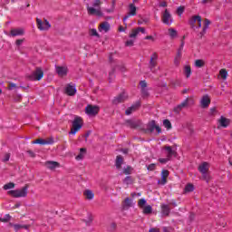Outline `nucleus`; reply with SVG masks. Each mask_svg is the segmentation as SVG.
<instances>
[{
	"label": "nucleus",
	"mask_w": 232,
	"mask_h": 232,
	"mask_svg": "<svg viewBox=\"0 0 232 232\" xmlns=\"http://www.w3.org/2000/svg\"><path fill=\"white\" fill-rule=\"evenodd\" d=\"M28 185H25L21 189H15V190H9L7 193L8 195H11V197H14V198H24L28 195Z\"/></svg>",
	"instance_id": "nucleus-1"
},
{
	"label": "nucleus",
	"mask_w": 232,
	"mask_h": 232,
	"mask_svg": "<svg viewBox=\"0 0 232 232\" xmlns=\"http://www.w3.org/2000/svg\"><path fill=\"white\" fill-rule=\"evenodd\" d=\"M82 128V118L79 116H75L74 120L72 121V128L69 132L70 135H75L77 131H79Z\"/></svg>",
	"instance_id": "nucleus-2"
},
{
	"label": "nucleus",
	"mask_w": 232,
	"mask_h": 232,
	"mask_svg": "<svg viewBox=\"0 0 232 232\" xmlns=\"http://www.w3.org/2000/svg\"><path fill=\"white\" fill-rule=\"evenodd\" d=\"M44 76V72H43V69L40 67H37L34 72H33L32 74H28L26 76V79L28 81H41L43 77Z\"/></svg>",
	"instance_id": "nucleus-3"
},
{
	"label": "nucleus",
	"mask_w": 232,
	"mask_h": 232,
	"mask_svg": "<svg viewBox=\"0 0 232 232\" xmlns=\"http://www.w3.org/2000/svg\"><path fill=\"white\" fill-rule=\"evenodd\" d=\"M198 170L199 171V173H201L204 180H209V174H208V171H209V163L206 161L202 162L198 167Z\"/></svg>",
	"instance_id": "nucleus-4"
},
{
	"label": "nucleus",
	"mask_w": 232,
	"mask_h": 232,
	"mask_svg": "<svg viewBox=\"0 0 232 232\" xmlns=\"http://www.w3.org/2000/svg\"><path fill=\"white\" fill-rule=\"evenodd\" d=\"M36 25L38 30H41L42 32H45L50 30L52 28V24H50V22H48L47 19L43 20L36 18Z\"/></svg>",
	"instance_id": "nucleus-5"
},
{
	"label": "nucleus",
	"mask_w": 232,
	"mask_h": 232,
	"mask_svg": "<svg viewBox=\"0 0 232 232\" xmlns=\"http://www.w3.org/2000/svg\"><path fill=\"white\" fill-rule=\"evenodd\" d=\"M155 130L158 133H162V129H160V126L157 125V122L152 120L148 122L146 131L149 133H153Z\"/></svg>",
	"instance_id": "nucleus-6"
},
{
	"label": "nucleus",
	"mask_w": 232,
	"mask_h": 232,
	"mask_svg": "<svg viewBox=\"0 0 232 232\" xmlns=\"http://www.w3.org/2000/svg\"><path fill=\"white\" fill-rule=\"evenodd\" d=\"M140 86L141 88L142 99H148V97H150V92H148V83L146 82V81H140Z\"/></svg>",
	"instance_id": "nucleus-7"
},
{
	"label": "nucleus",
	"mask_w": 232,
	"mask_h": 232,
	"mask_svg": "<svg viewBox=\"0 0 232 232\" xmlns=\"http://www.w3.org/2000/svg\"><path fill=\"white\" fill-rule=\"evenodd\" d=\"M161 19H162V23L164 24H167L168 26H169V24L173 23V19L171 18V14H169V11H168V9L164 11Z\"/></svg>",
	"instance_id": "nucleus-8"
},
{
	"label": "nucleus",
	"mask_w": 232,
	"mask_h": 232,
	"mask_svg": "<svg viewBox=\"0 0 232 232\" xmlns=\"http://www.w3.org/2000/svg\"><path fill=\"white\" fill-rule=\"evenodd\" d=\"M100 108L97 105H87V107L85 108V113H87V115H97V113H99Z\"/></svg>",
	"instance_id": "nucleus-9"
},
{
	"label": "nucleus",
	"mask_w": 232,
	"mask_h": 232,
	"mask_svg": "<svg viewBox=\"0 0 232 232\" xmlns=\"http://www.w3.org/2000/svg\"><path fill=\"white\" fill-rule=\"evenodd\" d=\"M130 15H137V7L135 6V4H130L129 5V14H127L123 17V22L126 23L128 19H130Z\"/></svg>",
	"instance_id": "nucleus-10"
},
{
	"label": "nucleus",
	"mask_w": 232,
	"mask_h": 232,
	"mask_svg": "<svg viewBox=\"0 0 232 232\" xmlns=\"http://www.w3.org/2000/svg\"><path fill=\"white\" fill-rule=\"evenodd\" d=\"M128 99V95H126V92H121L118 96L114 97L112 100V104H121V102H124Z\"/></svg>",
	"instance_id": "nucleus-11"
},
{
	"label": "nucleus",
	"mask_w": 232,
	"mask_h": 232,
	"mask_svg": "<svg viewBox=\"0 0 232 232\" xmlns=\"http://www.w3.org/2000/svg\"><path fill=\"white\" fill-rule=\"evenodd\" d=\"M140 102H136L134 104H132L130 107H129L126 111H125V115H131V113H133V111H137V110H139V108H140Z\"/></svg>",
	"instance_id": "nucleus-12"
},
{
	"label": "nucleus",
	"mask_w": 232,
	"mask_h": 232,
	"mask_svg": "<svg viewBox=\"0 0 232 232\" xmlns=\"http://www.w3.org/2000/svg\"><path fill=\"white\" fill-rule=\"evenodd\" d=\"M55 70L59 77H64L68 75V67L66 66H55Z\"/></svg>",
	"instance_id": "nucleus-13"
},
{
	"label": "nucleus",
	"mask_w": 232,
	"mask_h": 232,
	"mask_svg": "<svg viewBox=\"0 0 232 232\" xmlns=\"http://www.w3.org/2000/svg\"><path fill=\"white\" fill-rule=\"evenodd\" d=\"M87 12L89 15H97V17H102V11L95 9L94 7L87 6Z\"/></svg>",
	"instance_id": "nucleus-14"
},
{
	"label": "nucleus",
	"mask_w": 232,
	"mask_h": 232,
	"mask_svg": "<svg viewBox=\"0 0 232 232\" xmlns=\"http://www.w3.org/2000/svg\"><path fill=\"white\" fill-rule=\"evenodd\" d=\"M65 93L68 94L70 97H72V95H75V93H77V89H75V86H72V84H67L65 87Z\"/></svg>",
	"instance_id": "nucleus-15"
},
{
	"label": "nucleus",
	"mask_w": 232,
	"mask_h": 232,
	"mask_svg": "<svg viewBox=\"0 0 232 232\" xmlns=\"http://www.w3.org/2000/svg\"><path fill=\"white\" fill-rule=\"evenodd\" d=\"M188 102H189V99L187 98L183 102H181L179 105L175 107L174 108L175 113H180V111H182V109L188 106Z\"/></svg>",
	"instance_id": "nucleus-16"
},
{
	"label": "nucleus",
	"mask_w": 232,
	"mask_h": 232,
	"mask_svg": "<svg viewBox=\"0 0 232 232\" xmlns=\"http://www.w3.org/2000/svg\"><path fill=\"white\" fill-rule=\"evenodd\" d=\"M201 108H208L211 104V100L208 95H204L200 101Z\"/></svg>",
	"instance_id": "nucleus-17"
},
{
	"label": "nucleus",
	"mask_w": 232,
	"mask_h": 232,
	"mask_svg": "<svg viewBox=\"0 0 232 232\" xmlns=\"http://www.w3.org/2000/svg\"><path fill=\"white\" fill-rule=\"evenodd\" d=\"M170 212H171V208H169V205H166V204L161 205V215H163V217H169Z\"/></svg>",
	"instance_id": "nucleus-18"
},
{
	"label": "nucleus",
	"mask_w": 232,
	"mask_h": 232,
	"mask_svg": "<svg viewBox=\"0 0 232 232\" xmlns=\"http://www.w3.org/2000/svg\"><path fill=\"white\" fill-rule=\"evenodd\" d=\"M163 150H165V151H167V158L171 160V157H173V155H176L177 152L175 150H173V148H171V146H164Z\"/></svg>",
	"instance_id": "nucleus-19"
},
{
	"label": "nucleus",
	"mask_w": 232,
	"mask_h": 232,
	"mask_svg": "<svg viewBox=\"0 0 232 232\" xmlns=\"http://www.w3.org/2000/svg\"><path fill=\"white\" fill-rule=\"evenodd\" d=\"M122 209H130V208H131V206H133V202L131 200V198H126L123 201H122Z\"/></svg>",
	"instance_id": "nucleus-20"
},
{
	"label": "nucleus",
	"mask_w": 232,
	"mask_h": 232,
	"mask_svg": "<svg viewBox=\"0 0 232 232\" xmlns=\"http://www.w3.org/2000/svg\"><path fill=\"white\" fill-rule=\"evenodd\" d=\"M124 164V158L121 155H118L116 157V160H115V167L117 169H121V168H122V165Z\"/></svg>",
	"instance_id": "nucleus-21"
},
{
	"label": "nucleus",
	"mask_w": 232,
	"mask_h": 232,
	"mask_svg": "<svg viewBox=\"0 0 232 232\" xmlns=\"http://www.w3.org/2000/svg\"><path fill=\"white\" fill-rule=\"evenodd\" d=\"M32 144H41L43 146H44V144H53V140H51L48 141L44 139H37V140L32 141Z\"/></svg>",
	"instance_id": "nucleus-22"
},
{
	"label": "nucleus",
	"mask_w": 232,
	"mask_h": 232,
	"mask_svg": "<svg viewBox=\"0 0 232 232\" xmlns=\"http://www.w3.org/2000/svg\"><path fill=\"white\" fill-rule=\"evenodd\" d=\"M12 37H17L18 35H24V30L23 29H12L10 32Z\"/></svg>",
	"instance_id": "nucleus-23"
},
{
	"label": "nucleus",
	"mask_w": 232,
	"mask_h": 232,
	"mask_svg": "<svg viewBox=\"0 0 232 232\" xmlns=\"http://www.w3.org/2000/svg\"><path fill=\"white\" fill-rule=\"evenodd\" d=\"M45 166L49 168V169H55V168H59V162L57 161H47Z\"/></svg>",
	"instance_id": "nucleus-24"
},
{
	"label": "nucleus",
	"mask_w": 232,
	"mask_h": 232,
	"mask_svg": "<svg viewBox=\"0 0 232 232\" xmlns=\"http://www.w3.org/2000/svg\"><path fill=\"white\" fill-rule=\"evenodd\" d=\"M84 197L87 198V200H92L93 197H95V195L93 194V192L90 189H87L83 192Z\"/></svg>",
	"instance_id": "nucleus-25"
},
{
	"label": "nucleus",
	"mask_w": 232,
	"mask_h": 232,
	"mask_svg": "<svg viewBox=\"0 0 232 232\" xmlns=\"http://www.w3.org/2000/svg\"><path fill=\"white\" fill-rule=\"evenodd\" d=\"M86 155V148H81L79 155L76 156V160H82Z\"/></svg>",
	"instance_id": "nucleus-26"
},
{
	"label": "nucleus",
	"mask_w": 232,
	"mask_h": 232,
	"mask_svg": "<svg viewBox=\"0 0 232 232\" xmlns=\"http://www.w3.org/2000/svg\"><path fill=\"white\" fill-rule=\"evenodd\" d=\"M219 124L223 128H227V126H229V120L222 116L219 120Z\"/></svg>",
	"instance_id": "nucleus-27"
},
{
	"label": "nucleus",
	"mask_w": 232,
	"mask_h": 232,
	"mask_svg": "<svg viewBox=\"0 0 232 232\" xmlns=\"http://www.w3.org/2000/svg\"><path fill=\"white\" fill-rule=\"evenodd\" d=\"M198 15H194L188 20V24L190 25V28L195 29V23L198 21Z\"/></svg>",
	"instance_id": "nucleus-28"
},
{
	"label": "nucleus",
	"mask_w": 232,
	"mask_h": 232,
	"mask_svg": "<svg viewBox=\"0 0 232 232\" xmlns=\"http://www.w3.org/2000/svg\"><path fill=\"white\" fill-rule=\"evenodd\" d=\"M142 209L144 215H151L153 213V208L150 205L145 206Z\"/></svg>",
	"instance_id": "nucleus-29"
},
{
	"label": "nucleus",
	"mask_w": 232,
	"mask_h": 232,
	"mask_svg": "<svg viewBox=\"0 0 232 232\" xmlns=\"http://www.w3.org/2000/svg\"><path fill=\"white\" fill-rule=\"evenodd\" d=\"M184 73H185L187 79H189V77H191V66L186 65L184 67Z\"/></svg>",
	"instance_id": "nucleus-30"
},
{
	"label": "nucleus",
	"mask_w": 232,
	"mask_h": 232,
	"mask_svg": "<svg viewBox=\"0 0 232 232\" xmlns=\"http://www.w3.org/2000/svg\"><path fill=\"white\" fill-rule=\"evenodd\" d=\"M100 28L105 32H110V23L103 22L101 24Z\"/></svg>",
	"instance_id": "nucleus-31"
},
{
	"label": "nucleus",
	"mask_w": 232,
	"mask_h": 232,
	"mask_svg": "<svg viewBox=\"0 0 232 232\" xmlns=\"http://www.w3.org/2000/svg\"><path fill=\"white\" fill-rule=\"evenodd\" d=\"M126 124H127V126H129V128H132V129H135L139 126V124H137V122H135L131 120H127Z\"/></svg>",
	"instance_id": "nucleus-32"
},
{
	"label": "nucleus",
	"mask_w": 232,
	"mask_h": 232,
	"mask_svg": "<svg viewBox=\"0 0 232 232\" xmlns=\"http://www.w3.org/2000/svg\"><path fill=\"white\" fill-rule=\"evenodd\" d=\"M194 189H195V186H193V184L191 183L187 184L185 187V191L187 193H191V191H194Z\"/></svg>",
	"instance_id": "nucleus-33"
},
{
	"label": "nucleus",
	"mask_w": 232,
	"mask_h": 232,
	"mask_svg": "<svg viewBox=\"0 0 232 232\" xmlns=\"http://www.w3.org/2000/svg\"><path fill=\"white\" fill-rule=\"evenodd\" d=\"M169 37L171 39H175V37H177V35H178L177 30L173 29V28L169 29Z\"/></svg>",
	"instance_id": "nucleus-34"
},
{
	"label": "nucleus",
	"mask_w": 232,
	"mask_h": 232,
	"mask_svg": "<svg viewBox=\"0 0 232 232\" xmlns=\"http://www.w3.org/2000/svg\"><path fill=\"white\" fill-rule=\"evenodd\" d=\"M14 188H15V183H14V182H9V183L4 185V189H5V190L14 189Z\"/></svg>",
	"instance_id": "nucleus-35"
},
{
	"label": "nucleus",
	"mask_w": 232,
	"mask_h": 232,
	"mask_svg": "<svg viewBox=\"0 0 232 232\" xmlns=\"http://www.w3.org/2000/svg\"><path fill=\"white\" fill-rule=\"evenodd\" d=\"M219 74L221 75V79L223 80L227 79V71L226 69H221L219 71Z\"/></svg>",
	"instance_id": "nucleus-36"
},
{
	"label": "nucleus",
	"mask_w": 232,
	"mask_h": 232,
	"mask_svg": "<svg viewBox=\"0 0 232 232\" xmlns=\"http://www.w3.org/2000/svg\"><path fill=\"white\" fill-rule=\"evenodd\" d=\"M131 171H133V168L130 166H127L125 169H123L124 175H131Z\"/></svg>",
	"instance_id": "nucleus-37"
},
{
	"label": "nucleus",
	"mask_w": 232,
	"mask_h": 232,
	"mask_svg": "<svg viewBox=\"0 0 232 232\" xmlns=\"http://www.w3.org/2000/svg\"><path fill=\"white\" fill-rule=\"evenodd\" d=\"M124 184L130 185V184H133V178H131V176H127L124 179H123Z\"/></svg>",
	"instance_id": "nucleus-38"
},
{
	"label": "nucleus",
	"mask_w": 232,
	"mask_h": 232,
	"mask_svg": "<svg viewBox=\"0 0 232 232\" xmlns=\"http://www.w3.org/2000/svg\"><path fill=\"white\" fill-rule=\"evenodd\" d=\"M117 229V223L112 222L109 227H108V231L109 232H115V230Z\"/></svg>",
	"instance_id": "nucleus-39"
},
{
	"label": "nucleus",
	"mask_w": 232,
	"mask_h": 232,
	"mask_svg": "<svg viewBox=\"0 0 232 232\" xmlns=\"http://www.w3.org/2000/svg\"><path fill=\"white\" fill-rule=\"evenodd\" d=\"M89 34L92 37H101V35L99 34V33H97V29H91L89 31Z\"/></svg>",
	"instance_id": "nucleus-40"
},
{
	"label": "nucleus",
	"mask_w": 232,
	"mask_h": 232,
	"mask_svg": "<svg viewBox=\"0 0 232 232\" xmlns=\"http://www.w3.org/2000/svg\"><path fill=\"white\" fill-rule=\"evenodd\" d=\"M163 126L167 128L168 130H171V121L169 120L166 119L163 121Z\"/></svg>",
	"instance_id": "nucleus-41"
},
{
	"label": "nucleus",
	"mask_w": 232,
	"mask_h": 232,
	"mask_svg": "<svg viewBox=\"0 0 232 232\" xmlns=\"http://www.w3.org/2000/svg\"><path fill=\"white\" fill-rule=\"evenodd\" d=\"M137 35H139V30L136 28V29H132V33L129 35V37L130 39H135Z\"/></svg>",
	"instance_id": "nucleus-42"
},
{
	"label": "nucleus",
	"mask_w": 232,
	"mask_h": 232,
	"mask_svg": "<svg viewBox=\"0 0 232 232\" xmlns=\"http://www.w3.org/2000/svg\"><path fill=\"white\" fill-rule=\"evenodd\" d=\"M205 63L203 62V60H196L195 62V66L197 68H202L204 66Z\"/></svg>",
	"instance_id": "nucleus-43"
},
{
	"label": "nucleus",
	"mask_w": 232,
	"mask_h": 232,
	"mask_svg": "<svg viewBox=\"0 0 232 232\" xmlns=\"http://www.w3.org/2000/svg\"><path fill=\"white\" fill-rule=\"evenodd\" d=\"M155 66H157V61L153 60V58H150V71L155 72L153 71V68H155Z\"/></svg>",
	"instance_id": "nucleus-44"
},
{
	"label": "nucleus",
	"mask_w": 232,
	"mask_h": 232,
	"mask_svg": "<svg viewBox=\"0 0 232 232\" xmlns=\"http://www.w3.org/2000/svg\"><path fill=\"white\" fill-rule=\"evenodd\" d=\"M138 206L142 209L146 206V200L144 198H141L138 201Z\"/></svg>",
	"instance_id": "nucleus-45"
},
{
	"label": "nucleus",
	"mask_w": 232,
	"mask_h": 232,
	"mask_svg": "<svg viewBox=\"0 0 232 232\" xmlns=\"http://www.w3.org/2000/svg\"><path fill=\"white\" fill-rule=\"evenodd\" d=\"M161 177L163 179H168V177H169V170L168 169H163L161 172Z\"/></svg>",
	"instance_id": "nucleus-46"
},
{
	"label": "nucleus",
	"mask_w": 232,
	"mask_h": 232,
	"mask_svg": "<svg viewBox=\"0 0 232 232\" xmlns=\"http://www.w3.org/2000/svg\"><path fill=\"white\" fill-rule=\"evenodd\" d=\"M10 226H13V227L14 228V231H19L20 229H23V227H22V225H19V224H12V223H10Z\"/></svg>",
	"instance_id": "nucleus-47"
},
{
	"label": "nucleus",
	"mask_w": 232,
	"mask_h": 232,
	"mask_svg": "<svg viewBox=\"0 0 232 232\" xmlns=\"http://www.w3.org/2000/svg\"><path fill=\"white\" fill-rule=\"evenodd\" d=\"M156 168H157V165L155 163H152L147 167V169L148 171H155Z\"/></svg>",
	"instance_id": "nucleus-48"
},
{
	"label": "nucleus",
	"mask_w": 232,
	"mask_h": 232,
	"mask_svg": "<svg viewBox=\"0 0 232 232\" xmlns=\"http://www.w3.org/2000/svg\"><path fill=\"white\" fill-rule=\"evenodd\" d=\"M158 160L160 164H166L167 162H169V160H171L167 157V158H160Z\"/></svg>",
	"instance_id": "nucleus-49"
},
{
	"label": "nucleus",
	"mask_w": 232,
	"mask_h": 232,
	"mask_svg": "<svg viewBox=\"0 0 232 232\" xmlns=\"http://www.w3.org/2000/svg\"><path fill=\"white\" fill-rule=\"evenodd\" d=\"M209 24H211V21L209 20V19H208V18H206L205 20H204V25H203V28H209Z\"/></svg>",
	"instance_id": "nucleus-50"
},
{
	"label": "nucleus",
	"mask_w": 232,
	"mask_h": 232,
	"mask_svg": "<svg viewBox=\"0 0 232 232\" xmlns=\"http://www.w3.org/2000/svg\"><path fill=\"white\" fill-rule=\"evenodd\" d=\"M196 19H198V28H202V16L198 15Z\"/></svg>",
	"instance_id": "nucleus-51"
},
{
	"label": "nucleus",
	"mask_w": 232,
	"mask_h": 232,
	"mask_svg": "<svg viewBox=\"0 0 232 232\" xmlns=\"http://www.w3.org/2000/svg\"><path fill=\"white\" fill-rule=\"evenodd\" d=\"M23 97L21 96V94H17L15 96H14V102H21Z\"/></svg>",
	"instance_id": "nucleus-52"
},
{
	"label": "nucleus",
	"mask_w": 232,
	"mask_h": 232,
	"mask_svg": "<svg viewBox=\"0 0 232 232\" xmlns=\"http://www.w3.org/2000/svg\"><path fill=\"white\" fill-rule=\"evenodd\" d=\"M10 160V153H5L4 155V159L2 160V162H8Z\"/></svg>",
	"instance_id": "nucleus-53"
},
{
	"label": "nucleus",
	"mask_w": 232,
	"mask_h": 232,
	"mask_svg": "<svg viewBox=\"0 0 232 232\" xmlns=\"http://www.w3.org/2000/svg\"><path fill=\"white\" fill-rule=\"evenodd\" d=\"M177 14L178 15H182V14H184V6L178 7Z\"/></svg>",
	"instance_id": "nucleus-54"
},
{
	"label": "nucleus",
	"mask_w": 232,
	"mask_h": 232,
	"mask_svg": "<svg viewBox=\"0 0 232 232\" xmlns=\"http://www.w3.org/2000/svg\"><path fill=\"white\" fill-rule=\"evenodd\" d=\"M92 6L94 8H99V6H101V0H95V2L92 4Z\"/></svg>",
	"instance_id": "nucleus-55"
},
{
	"label": "nucleus",
	"mask_w": 232,
	"mask_h": 232,
	"mask_svg": "<svg viewBox=\"0 0 232 232\" xmlns=\"http://www.w3.org/2000/svg\"><path fill=\"white\" fill-rule=\"evenodd\" d=\"M23 43H24V39H18L15 41L16 46H21V44H23Z\"/></svg>",
	"instance_id": "nucleus-56"
},
{
	"label": "nucleus",
	"mask_w": 232,
	"mask_h": 232,
	"mask_svg": "<svg viewBox=\"0 0 232 232\" xmlns=\"http://www.w3.org/2000/svg\"><path fill=\"white\" fill-rule=\"evenodd\" d=\"M14 88H17V85L15 83L9 82L8 90H13Z\"/></svg>",
	"instance_id": "nucleus-57"
},
{
	"label": "nucleus",
	"mask_w": 232,
	"mask_h": 232,
	"mask_svg": "<svg viewBox=\"0 0 232 232\" xmlns=\"http://www.w3.org/2000/svg\"><path fill=\"white\" fill-rule=\"evenodd\" d=\"M133 44H134V41H133V40H128V41L125 43V45H126V46H133Z\"/></svg>",
	"instance_id": "nucleus-58"
},
{
	"label": "nucleus",
	"mask_w": 232,
	"mask_h": 232,
	"mask_svg": "<svg viewBox=\"0 0 232 232\" xmlns=\"http://www.w3.org/2000/svg\"><path fill=\"white\" fill-rule=\"evenodd\" d=\"M137 30L139 34H146V29L144 27H138Z\"/></svg>",
	"instance_id": "nucleus-59"
},
{
	"label": "nucleus",
	"mask_w": 232,
	"mask_h": 232,
	"mask_svg": "<svg viewBox=\"0 0 232 232\" xmlns=\"http://www.w3.org/2000/svg\"><path fill=\"white\" fill-rule=\"evenodd\" d=\"M182 50H184V40L181 41V44H180L179 48L178 49V52L182 53Z\"/></svg>",
	"instance_id": "nucleus-60"
},
{
	"label": "nucleus",
	"mask_w": 232,
	"mask_h": 232,
	"mask_svg": "<svg viewBox=\"0 0 232 232\" xmlns=\"http://www.w3.org/2000/svg\"><path fill=\"white\" fill-rule=\"evenodd\" d=\"M174 64H175V66H179V64H180V59L175 57V59H174Z\"/></svg>",
	"instance_id": "nucleus-61"
},
{
	"label": "nucleus",
	"mask_w": 232,
	"mask_h": 232,
	"mask_svg": "<svg viewBox=\"0 0 232 232\" xmlns=\"http://www.w3.org/2000/svg\"><path fill=\"white\" fill-rule=\"evenodd\" d=\"M215 113H217V108L213 107L210 109V115H215Z\"/></svg>",
	"instance_id": "nucleus-62"
},
{
	"label": "nucleus",
	"mask_w": 232,
	"mask_h": 232,
	"mask_svg": "<svg viewBox=\"0 0 232 232\" xmlns=\"http://www.w3.org/2000/svg\"><path fill=\"white\" fill-rule=\"evenodd\" d=\"M27 153H28V155H29L30 157H32L33 159H34L35 154H34V151H32V150H27Z\"/></svg>",
	"instance_id": "nucleus-63"
},
{
	"label": "nucleus",
	"mask_w": 232,
	"mask_h": 232,
	"mask_svg": "<svg viewBox=\"0 0 232 232\" xmlns=\"http://www.w3.org/2000/svg\"><path fill=\"white\" fill-rule=\"evenodd\" d=\"M149 232H160V229L159 228H150Z\"/></svg>",
	"instance_id": "nucleus-64"
}]
</instances>
